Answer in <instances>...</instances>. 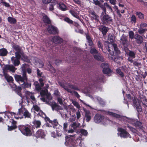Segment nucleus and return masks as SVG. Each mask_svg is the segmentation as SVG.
<instances>
[{
    "mask_svg": "<svg viewBox=\"0 0 147 147\" xmlns=\"http://www.w3.org/2000/svg\"><path fill=\"white\" fill-rule=\"evenodd\" d=\"M85 113V117L86 118V120L87 122H89L91 119L92 114L89 110L84 109Z\"/></svg>",
    "mask_w": 147,
    "mask_h": 147,
    "instance_id": "obj_25",
    "label": "nucleus"
},
{
    "mask_svg": "<svg viewBox=\"0 0 147 147\" xmlns=\"http://www.w3.org/2000/svg\"><path fill=\"white\" fill-rule=\"evenodd\" d=\"M35 136L37 138H43L45 136V131L43 129H40L36 132Z\"/></svg>",
    "mask_w": 147,
    "mask_h": 147,
    "instance_id": "obj_18",
    "label": "nucleus"
},
{
    "mask_svg": "<svg viewBox=\"0 0 147 147\" xmlns=\"http://www.w3.org/2000/svg\"><path fill=\"white\" fill-rule=\"evenodd\" d=\"M100 16L102 18V22L103 24L108 25L113 22L112 17L107 14L106 11L105 13L103 11L101 13Z\"/></svg>",
    "mask_w": 147,
    "mask_h": 147,
    "instance_id": "obj_4",
    "label": "nucleus"
},
{
    "mask_svg": "<svg viewBox=\"0 0 147 147\" xmlns=\"http://www.w3.org/2000/svg\"><path fill=\"white\" fill-rule=\"evenodd\" d=\"M12 48L16 51L15 53V56L20 57V55H22L24 52L22 48L19 45L13 43L12 44Z\"/></svg>",
    "mask_w": 147,
    "mask_h": 147,
    "instance_id": "obj_8",
    "label": "nucleus"
},
{
    "mask_svg": "<svg viewBox=\"0 0 147 147\" xmlns=\"http://www.w3.org/2000/svg\"><path fill=\"white\" fill-rule=\"evenodd\" d=\"M49 104L51 107L53 111L55 110L59 111L60 110H62L63 109V108L62 107L55 102H51Z\"/></svg>",
    "mask_w": 147,
    "mask_h": 147,
    "instance_id": "obj_12",
    "label": "nucleus"
},
{
    "mask_svg": "<svg viewBox=\"0 0 147 147\" xmlns=\"http://www.w3.org/2000/svg\"><path fill=\"white\" fill-rule=\"evenodd\" d=\"M86 37L88 43V45L90 46H92L93 45V43L92 40L91 36L89 35L88 33H85Z\"/></svg>",
    "mask_w": 147,
    "mask_h": 147,
    "instance_id": "obj_31",
    "label": "nucleus"
},
{
    "mask_svg": "<svg viewBox=\"0 0 147 147\" xmlns=\"http://www.w3.org/2000/svg\"><path fill=\"white\" fill-rule=\"evenodd\" d=\"M10 122L12 124V125L9 126L8 125V131H11L13 130L14 129L17 128V126L16 125L17 122L16 121H14L13 119H11Z\"/></svg>",
    "mask_w": 147,
    "mask_h": 147,
    "instance_id": "obj_23",
    "label": "nucleus"
},
{
    "mask_svg": "<svg viewBox=\"0 0 147 147\" xmlns=\"http://www.w3.org/2000/svg\"><path fill=\"white\" fill-rule=\"evenodd\" d=\"M70 13L74 17L78 19H80L79 16L77 15L76 12H75L74 10H70L69 11Z\"/></svg>",
    "mask_w": 147,
    "mask_h": 147,
    "instance_id": "obj_48",
    "label": "nucleus"
},
{
    "mask_svg": "<svg viewBox=\"0 0 147 147\" xmlns=\"http://www.w3.org/2000/svg\"><path fill=\"white\" fill-rule=\"evenodd\" d=\"M147 30L146 29H143L140 27L138 30V32L140 34H141L146 31Z\"/></svg>",
    "mask_w": 147,
    "mask_h": 147,
    "instance_id": "obj_58",
    "label": "nucleus"
},
{
    "mask_svg": "<svg viewBox=\"0 0 147 147\" xmlns=\"http://www.w3.org/2000/svg\"><path fill=\"white\" fill-rule=\"evenodd\" d=\"M127 127L132 132L134 133H136L138 131L136 129L131 126H129V125H128Z\"/></svg>",
    "mask_w": 147,
    "mask_h": 147,
    "instance_id": "obj_59",
    "label": "nucleus"
},
{
    "mask_svg": "<svg viewBox=\"0 0 147 147\" xmlns=\"http://www.w3.org/2000/svg\"><path fill=\"white\" fill-rule=\"evenodd\" d=\"M8 21L11 24H15L17 22L16 20L14 18L9 17L7 18Z\"/></svg>",
    "mask_w": 147,
    "mask_h": 147,
    "instance_id": "obj_45",
    "label": "nucleus"
},
{
    "mask_svg": "<svg viewBox=\"0 0 147 147\" xmlns=\"http://www.w3.org/2000/svg\"><path fill=\"white\" fill-rule=\"evenodd\" d=\"M32 123L34 126L36 128H39L41 125V122L39 120H34L32 121Z\"/></svg>",
    "mask_w": 147,
    "mask_h": 147,
    "instance_id": "obj_32",
    "label": "nucleus"
},
{
    "mask_svg": "<svg viewBox=\"0 0 147 147\" xmlns=\"http://www.w3.org/2000/svg\"><path fill=\"white\" fill-rule=\"evenodd\" d=\"M131 123L136 127L140 129V130L142 131L144 133H145L144 131V128L143 127L142 123L138 120L132 119L131 121Z\"/></svg>",
    "mask_w": 147,
    "mask_h": 147,
    "instance_id": "obj_9",
    "label": "nucleus"
},
{
    "mask_svg": "<svg viewBox=\"0 0 147 147\" xmlns=\"http://www.w3.org/2000/svg\"><path fill=\"white\" fill-rule=\"evenodd\" d=\"M11 86L13 90L15 91L16 93H17L20 96L22 97V95L21 93V91L22 90V87H17L15 84H13V85H12V86Z\"/></svg>",
    "mask_w": 147,
    "mask_h": 147,
    "instance_id": "obj_17",
    "label": "nucleus"
},
{
    "mask_svg": "<svg viewBox=\"0 0 147 147\" xmlns=\"http://www.w3.org/2000/svg\"><path fill=\"white\" fill-rule=\"evenodd\" d=\"M8 51L5 48L0 49V56H5L7 55Z\"/></svg>",
    "mask_w": 147,
    "mask_h": 147,
    "instance_id": "obj_34",
    "label": "nucleus"
},
{
    "mask_svg": "<svg viewBox=\"0 0 147 147\" xmlns=\"http://www.w3.org/2000/svg\"><path fill=\"white\" fill-rule=\"evenodd\" d=\"M72 103L77 108L80 109V106L79 103L75 100H72Z\"/></svg>",
    "mask_w": 147,
    "mask_h": 147,
    "instance_id": "obj_57",
    "label": "nucleus"
},
{
    "mask_svg": "<svg viewBox=\"0 0 147 147\" xmlns=\"http://www.w3.org/2000/svg\"><path fill=\"white\" fill-rule=\"evenodd\" d=\"M59 85H60L61 86L62 88H63L68 92H69V90L70 89L68 88V87L67 86H66L63 84L60 83L59 84Z\"/></svg>",
    "mask_w": 147,
    "mask_h": 147,
    "instance_id": "obj_56",
    "label": "nucleus"
},
{
    "mask_svg": "<svg viewBox=\"0 0 147 147\" xmlns=\"http://www.w3.org/2000/svg\"><path fill=\"white\" fill-rule=\"evenodd\" d=\"M35 89L38 92L40 91L42 89V87L40 85L38 82H35L34 83Z\"/></svg>",
    "mask_w": 147,
    "mask_h": 147,
    "instance_id": "obj_35",
    "label": "nucleus"
},
{
    "mask_svg": "<svg viewBox=\"0 0 147 147\" xmlns=\"http://www.w3.org/2000/svg\"><path fill=\"white\" fill-rule=\"evenodd\" d=\"M136 52L135 51H129L127 54L129 56L127 59V61L131 63H132L133 62V59L135 58L136 57Z\"/></svg>",
    "mask_w": 147,
    "mask_h": 147,
    "instance_id": "obj_15",
    "label": "nucleus"
},
{
    "mask_svg": "<svg viewBox=\"0 0 147 147\" xmlns=\"http://www.w3.org/2000/svg\"><path fill=\"white\" fill-rule=\"evenodd\" d=\"M49 104L51 107L53 111L55 110L59 111L60 110H62L63 109V108L62 107L55 102H51Z\"/></svg>",
    "mask_w": 147,
    "mask_h": 147,
    "instance_id": "obj_13",
    "label": "nucleus"
},
{
    "mask_svg": "<svg viewBox=\"0 0 147 147\" xmlns=\"http://www.w3.org/2000/svg\"><path fill=\"white\" fill-rule=\"evenodd\" d=\"M94 57L95 59L98 61L103 62L104 61V58L103 56L99 53L96 55H94Z\"/></svg>",
    "mask_w": 147,
    "mask_h": 147,
    "instance_id": "obj_28",
    "label": "nucleus"
},
{
    "mask_svg": "<svg viewBox=\"0 0 147 147\" xmlns=\"http://www.w3.org/2000/svg\"><path fill=\"white\" fill-rule=\"evenodd\" d=\"M107 113L108 115L111 116L116 118H121L124 119H126L127 118L126 117H123L120 115L108 111L107 112Z\"/></svg>",
    "mask_w": 147,
    "mask_h": 147,
    "instance_id": "obj_24",
    "label": "nucleus"
},
{
    "mask_svg": "<svg viewBox=\"0 0 147 147\" xmlns=\"http://www.w3.org/2000/svg\"><path fill=\"white\" fill-rule=\"evenodd\" d=\"M128 38L127 36L123 34L120 39V43L123 46H128L129 45V42Z\"/></svg>",
    "mask_w": 147,
    "mask_h": 147,
    "instance_id": "obj_16",
    "label": "nucleus"
},
{
    "mask_svg": "<svg viewBox=\"0 0 147 147\" xmlns=\"http://www.w3.org/2000/svg\"><path fill=\"white\" fill-rule=\"evenodd\" d=\"M48 68H49L50 71H51L52 73H55V70L54 67L51 65L49 64L48 65Z\"/></svg>",
    "mask_w": 147,
    "mask_h": 147,
    "instance_id": "obj_53",
    "label": "nucleus"
},
{
    "mask_svg": "<svg viewBox=\"0 0 147 147\" xmlns=\"http://www.w3.org/2000/svg\"><path fill=\"white\" fill-rule=\"evenodd\" d=\"M59 8L61 10L64 11L66 10V7L65 5L62 3H60L59 4Z\"/></svg>",
    "mask_w": 147,
    "mask_h": 147,
    "instance_id": "obj_46",
    "label": "nucleus"
},
{
    "mask_svg": "<svg viewBox=\"0 0 147 147\" xmlns=\"http://www.w3.org/2000/svg\"><path fill=\"white\" fill-rule=\"evenodd\" d=\"M64 20L69 24H72L73 22V21L71 20L68 17L65 18L64 19Z\"/></svg>",
    "mask_w": 147,
    "mask_h": 147,
    "instance_id": "obj_64",
    "label": "nucleus"
},
{
    "mask_svg": "<svg viewBox=\"0 0 147 147\" xmlns=\"http://www.w3.org/2000/svg\"><path fill=\"white\" fill-rule=\"evenodd\" d=\"M101 31L102 34L103 35H106V34L109 30L108 28L105 26H103L102 27L100 28V29Z\"/></svg>",
    "mask_w": 147,
    "mask_h": 147,
    "instance_id": "obj_38",
    "label": "nucleus"
},
{
    "mask_svg": "<svg viewBox=\"0 0 147 147\" xmlns=\"http://www.w3.org/2000/svg\"><path fill=\"white\" fill-rule=\"evenodd\" d=\"M53 42L56 44H61L63 42V39L59 36H54L52 38Z\"/></svg>",
    "mask_w": 147,
    "mask_h": 147,
    "instance_id": "obj_20",
    "label": "nucleus"
},
{
    "mask_svg": "<svg viewBox=\"0 0 147 147\" xmlns=\"http://www.w3.org/2000/svg\"><path fill=\"white\" fill-rule=\"evenodd\" d=\"M18 128L22 134L26 136H30L32 134V127L30 125H20L18 126Z\"/></svg>",
    "mask_w": 147,
    "mask_h": 147,
    "instance_id": "obj_3",
    "label": "nucleus"
},
{
    "mask_svg": "<svg viewBox=\"0 0 147 147\" xmlns=\"http://www.w3.org/2000/svg\"><path fill=\"white\" fill-rule=\"evenodd\" d=\"M48 121L52 124V125H50L51 127H53L54 128H57V127L58 126V123L56 119L54 120L53 121H51L49 119V120Z\"/></svg>",
    "mask_w": 147,
    "mask_h": 147,
    "instance_id": "obj_29",
    "label": "nucleus"
},
{
    "mask_svg": "<svg viewBox=\"0 0 147 147\" xmlns=\"http://www.w3.org/2000/svg\"><path fill=\"white\" fill-rule=\"evenodd\" d=\"M23 114L24 118H31V114L29 113L26 109L22 107L18 109V111L17 113V115H21Z\"/></svg>",
    "mask_w": 147,
    "mask_h": 147,
    "instance_id": "obj_7",
    "label": "nucleus"
},
{
    "mask_svg": "<svg viewBox=\"0 0 147 147\" xmlns=\"http://www.w3.org/2000/svg\"><path fill=\"white\" fill-rule=\"evenodd\" d=\"M22 74V76L15 75V80L21 86L22 88L24 89L30 88L31 83L28 79L25 71L23 70Z\"/></svg>",
    "mask_w": 147,
    "mask_h": 147,
    "instance_id": "obj_1",
    "label": "nucleus"
},
{
    "mask_svg": "<svg viewBox=\"0 0 147 147\" xmlns=\"http://www.w3.org/2000/svg\"><path fill=\"white\" fill-rule=\"evenodd\" d=\"M103 5L105 7L106 6L107 8L108 9L111 11V12L113 11V9L107 3H104Z\"/></svg>",
    "mask_w": 147,
    "mask_h": 147,
    "instance_id": "obj_60",
    "label": "nucleus"
},
{
    "mask_svg": "<svg viewBox=\"0 0 147 147\" xmlns=\"http://www.w3.org/2000/svg\"><path fill=\"white\" fill-rule=\"evenodd\" d=\"M81 133L84 136H86L88 134V132L86 130L82 129H81L80 131Z\"/></svg>",
    "mask_w": 147,
    "mask_h": 147,
    "instance_id": "obj_62",
    "label": "nucleus"
},
{
    "mask_svg": "<svg viewBox=\"0 0 147 147\" xmlns=\"http://www.w3.org/2000/svg\"><path fill=\"white\" fill-rule=\"evenodd\" d=\"M20 57L15 56V57H13L11 58V60L15 66H18L20 64V59H21L20 55Z\"/></svg>",
    "mask_w": 147,
    "mask_h": 147,
    "instance_id": "obj_19",
    "label": "nucleus"
},
{
    "mask_svg": "<svg viewBox=\"0 0 147 147\" xmlns=\"http://www.w3.org/2000/svg\"><path fill=\"white\" fill-rule=\"evenodd\" d=\"M118 131L120 132L119 136L121 137H123L124 138L127 137L131 138L129 134L124 129L121 128H118Z\"/></svg>",
    "mask_w": 147,
    "mask_h": 147,
    "instance_id": "obj_10",
    "label": "nucleus"
},
{
    "mask_svg": "<svg viewBox=\"0 0 147 147\" xmlns=\"http://www.w3.org/2000/svg\"><path fill=\"white\" fill-rule=\"evenodd\" d=\"M57 3L56 1L54 2H52L50 5L49 6V10L50 11H52L54 10V6Z\"/></svg>",
    "mask_w": 147,
    "mask_h": 147,
    "instance_id": "obj_49",
    "label": "nucleus"
},
{
    "mask_svg": "<svg viewBox=\"0 0 147 147\" xmlns=\"http://www.w3.org/2000/svg\"><path fill=\"white\" fill-rule=\"evenodd\" d=\"M134 38L136 40V42L138 44H142L143 41V37L138 34H136L134 36Z\"/></svg>",
    "mask_w": 147,
    "mask_h": 147,
    "instance_id": "obj_26",
    "label": "nucleus"
},
{
    "mask_svg": "<svg viewBox=\"0 0 147 147\" xmlns=\"http://www.w3.org/2000/svg\"><path fill=\"white\" fill-rule=\"evenodd\" d=\"M25 93L27 96L30 97V99L34 101H36V99L34 95V93L30 92L28 91H26Z\"/></svg>",
    "mask_w": 147,
    "mask_h": 147,
    "instance_id": "obj_30",
    "label": "nucleus"
},
{
    "mask_svg": "<svg viewBox=\"0 0 147 147\" xmlns=\"http://www.w3.org/2000/svg\"><path fill=\"white\" fill-rule=\"evenodd\" d=\"M104 119V117L100 114H97L94 117V120L95 122L98 123L101 122Z\"/></svg>",
    "mask_w": 147,
    "mask_h": 147,
    "instance_id": "obj_22",
    "label": "nucleus"
},
{
    "mask_svg": "<svg viewBox=\"0 0 147 147\" xmlns=\"http://www.w3.org/2000/svg\"><path fill=\"white\" fill-rule=\"evenodd\" d=\"M47 30L48 32L50 34H55L58 33L57 28L53 25H49Z\"/></svg>",
    "mask_w": 147,
    "mask_h": 147,
    "instance_id": "obj_14",
    "label": "nucleus"
},
{
    "mask_svg": "<svg viewBox=\"0 0 147 147\" xmlns=\"http://www.w3.org/2000/svg\"><path fill=\"white\" fill-rule=\"evenodd\" d=\"M97 45L98 47L99 48H100L102 51L104 52V53H106V52L103 49V45L102 44L101 42L100 41H98L97 43Z\"/></svg>",
    "mask_w": 147,
    "mask_h": 147,
    "instance_id": "obj_54",
    "label": "nucleus"
},
{
    "mask_svg": "<svg viewBox=\"0 0 147 147\" xmlns=\"http://www.w3.org/2000/svg\"><path fill=\"white\" fill-rule=\"evenodd\" d=\"M96 98L99 103L100 104L101 106H104L105 105V103L101 98L99 97H97Z\"/></svg>",
    "mask_w": 147,
    "mask_h": 147,
    "instance_id": "obj_50",
    "label": "nucleus"
},
{
    "mask_svg": "<svg viewBox=\"0 0 147 147\" xmlns=\"http://www.w3.org/2000/svg\"><path fill=\"white\" fill-rule=\"evenodd\" d=\"M100 67L103 68L102 71L104 74H106L109 76L111 75L113 71L109 68V65L107 63H102Z\"/></svg>",
    "mask_w": 147,
    "mask_h": 147,
    "instance_id": "obj_6",
    "label": "nucleus"
},
{
    "mask_svg": "<svg viewBox=\"0 0 147 147\" xmlns=\"http://www.w3.org/2000/svg\"><path fill=\"white\" fill-rule=\"evenodd\" d=\"M93 3L95 5H98L100 7L101 9L103 10V11H104L105 13L106 11V8L103 5L100 3V1L96 0H93Z\"/></svg>",
    "mask_w": 147,
    "mask_h": 147,
    "instance_id": "obj_27",
    "label": "nucleus"
},
{
    "mask_svg": "<svg viewBox=\"0 0 147 147\" xmlns=\"http://www.w3.org/2000/svg\"><path fill=\"white\" fill-rule=\"evenodd\" d=\"M89 12L90 14L93 16V17H94L95 20H96L97 21H99V16L96 14V13L94 11H90Z\"/></svg>",
    "mask_w": 147,
    "mask_h": 147,
    "instance_id": "obj_41",
    "label": "nucleus"
},
{
    "mask_svg": "<svg viewBox=\"0 0 147 147\" xmlns=\"http://www.w3.org/2000/svg\"><path fill=\"white\" fill-rule=\"evenodd\" d=\"M68 92L72 94H74L78 98H79L80 96L77 92L74 90H72L70 89L69 90Z\"/></svg>",
    "mask_w": 147,
    "mask_h": 147,
    "instance_id": "obj_42",
    "label": "nucleus"
},
{
    "mask_svg": "<svg viewBox=\"0 0 147 147\" xmlns=\"http://www.w3.org/2000/svg\"><path fill=\"white\" fill-rule=\"evenodd\" d=\"M57 98V101L59 102V103L61 105H63L64 108L65 109H66L67 107L64 105L63 102L62 96H61Z\"/></svg>",
    "mask_w": 147,
    "mask_h": 147,
    "instance_id": "obj_40",
    "label": "nucleus"
},
{
    "mask_svg": "<svg viewBox=\"0 0 147 147\" xmlns=\"http://www.w3.org/2000/svg\"><path fill=\"white\" fill-rule=\"evenodd\" d=\"M42 20L43 22L47 24H50L51 23V21L47 15H45L42 17Z\"/></svg>",
    "mask_w": 147,
    "mask_h": 147,
    "instance_id": "obj_33",
    "label": "nucleus"
},
{
    "mask_svg": "<svg viewBox=\"0 0 147 147\" xmlns=\"http://www.w3.org/2000/svg\"><path fill=\"white\" fill-rule=\"evenodd\" d=\"M104 45L106 49L111 55H114V54L113 49L116 54H119L120 53V52L117 47L116 44L114 43L110 44L109 42H105Z\"/></svg>",
    "mask_w": 147,
    "mask_h": 147,
    "instance_id": "obj_2",
    "label": "nucleus"
},
{
    "mask_svg": "<svg viewBox=\"0 0 147 147\" xmlns=\"http://www.w3.org/2000/svg\"><path fill=\"white\" fill-rule=\"evenodd\" d=\"M67 86V87L69 88H70L73 90H80V89L78 88V87L75 85L68 84Z\"/></svg>",
    "mask_w": 147,
    "mask_h": 147,
    "instance_id": "obj_44",
    "label": "nucleus"
},
{
    "mask_svg": "<svg viewBox=\"0 0 147 147\" xmlns=\"http://www.w3.org/2000/svg\"><path fill=\"white\" fill-rule=\"evenodd\" d=\"M129 37L131 39H133L134 37V32L132 31H131L129 33Z\"/></svg>",
    "mask_w": 147,
    "mask_h": 147,
    "instance_id": "obj_63",
    "label": "nucleus"
},
{
    "mask_svg": "<svg viewBox=\"0 0 147 147\" xmlns=\"http://www.w3.org/2000/svg\"><path fill=\"white\" fill-rule=\"evenodd\" d=\"M136 15L138 16V18L141 19H144V15L141 12H137L136 13Z\"/></svg>",
    "mask_w": 147,
    "mask_h": 147,
    "instance_id": "obj_52",
    "label": "nucleus"
},
{
    "mask_svg": "<svg viewBox=\"0 0 147 147\" xmlns=\"http://www.w3.org/2000/svg\"><path fill=\"white\" fill-rule=\"evenodd\" d=\"M40 91V94L41 96H45L47 95L48 92V90H47L43 88Z\"/></svg>",
    "mask_w": 147,
    "mask_h": 147,
    "instance_id": "obj_43",
    "label": "nucleus"
},
{
    "mask_svg": "<svg viewBox=\"0 0 147 147\" xmlns=\"http://www.w3.org/2000/svg\"><path fill=\"white\" fill-rule=\"evenodd\" d=\"M3 70L5 71H9L14 72H15L16 69L13 65H6L4 66Z\"/></svg>",
    "mask_w": 147,
    "mask_h": 147,
    "instance_id": "obj_21",
    "label": "nucleus"
},
{
    "mask_svg": "<svg viewBox=\"0 0 147 147\" xmlns=\"http://www.w3.org/2000/svg\"><path fill=\"white\" fill-rule=\"evenodd\" d=\"M136 108V109L137 110V111L138 112V116L139 114H140V113L142 112V107L141 105L139 104H137V105L135 106Z\"/></svg>",
    "mask_w": 147,
    "mask_h": 147,
    "instance_id": "obj_47",
    "label": "nucleus"
},
{
    "mask_svg": "<svg viewBox=\"0 0 147 147\" xmlns=\"http://www.w3.org/2000/svg\"><path fill=\"white\" fill-rule=\"evenodd\" d=\"M53 95L56 98L61 96L60 93L57 88L55 89L54 90Z\"/></svg>",
    "mask_w": 147,
    "mask_h": 147,
    "instance_id": "obj_39",
    "label": "nucleus"
},
{
    "mask_svg": "<svg viewBox=\"0 0 147 147\" xmlns=\"http://www.w3.org/2000/svg\"><path fill=\"white\" fill-rule=\"evenodd\" d=\"M90 53L93 55H96L98 53V51L95 48H91L90 50Z\"/></svg>",
    "mask_w": 147,
    "mask_h": 147,
    "instance_id": "obj_51",
    "label": "nucleus"
},
{
    "mask_svg": "<svg viewBox=\"0 0 147 147\" xmlns=\"http://www.w3.org/2000/svg\"><path fill=\"white\" fill-rule=\"evenodd\" d=\"M117 73L119 74L121 77H123L124 76V74L123 72H122L121 69H117L116 70Z\"/></svg>",
    "mask_w": 147,
    "mask_h": 147,
    "instance_id": "obj_55",
    "label": "nucleus"
},
{
    "mask_svg": "<svg viewBox=\"0 0 147 147\" xmlns=\"http://www.w3.org/2000/svg\"><path fill=\"white\" fill-rule=\"evenodd\" d=\"M5 78L6 79L7 81L8 82H11L13 84V78L9 75H8L7 74H4Z\"/></svg>",
    "mask_w": 147,
    "mask_h": 147,
    "instance_id": "obj_37",
    "label": "nucleus"
},
{
    "mask_svg": "<svg viewBox=\"0 0 147 147\" xmlns=\"http://www.w3.org/2000/svg\"><path fill=\"white\" fill-rule=\"evenodd\" d=\"M65 139L66 142H65V144L66 145L70 147H77L78 144L76 141H74V136H71L70 135L69 136H66L65 137Z\"/></svg>",
    "mask_w": 147,
    "mask_h": 147,
    "instance_id": "obj_5",
    "label": "nucleus"
},
{
    "mask_svg": "<svg viewBox=\"0 0 147 147\" xmlns=\"http://www.w3.org/2000/svg\"><path fill=\"white\" fill-rule=\"evenodd\" d=\"M132 63H133V65L134 66L138 67L141 65V63L140 62H139L136 61H134L133 60V62H132Z\"/></svg>",
    "mask_w": 147,
    "mask_h": 147,
    "instance_id": "obj_61",
    "label": "nucleus"
},
{
    "mask_svg": "<svg viewBox=\"0 0 147 147\" xmlns=\"http://www.w3.org/2000/svg\"><path fill=\"white\" fill-rule=\"evenodd\" d=\"M32 108L34 109V112L35 111L38 113L37 114V116L42 117H44L45 116V114L41 110L40 107L37 105H34Z\"/></svg>",
    "mask_w": 147,
    "mask_h": 147,
    "instance_id": "obj_11",
    "label": "nucleus"
},
{
    "mask_svg": "<svg viewBox=\"0 0 147 147\" xmlns=\"http://www.w3.org/2000/svg\"><path fill=\"white\" fill-rule=\"evenodd\" d=\"M20 55L21 56V58L22 60L28 63L30 62V59L28 58L27 56L25 55L24 52L23 53V54L22 55Z\"/></svg>",
    "mask_w": 147,
    "mask_h": 147,
    "instance_id": "obj_36",
    "label": "nucleus"
}]
</instances>
